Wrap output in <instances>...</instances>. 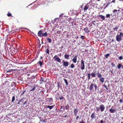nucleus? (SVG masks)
<instances>
[{
    "mask_svg": "<svg viewBox=\"0 0 123 123\" xmlns=\"http://www.w3.org/2000/svg\"><path fill=\"white\" fill-rule=\"evenodd\" d=\"M15 97L14 96H13L12 98V102H13L15 100Z\"/></svg>",
    "mask_w": 123,
    "mask_h": 123,
    "instance_id": "cd10ccee",
    "label": "nucleus"
},
{
    "mask_svg": "<svg viewBox=\"0 0 123 123\" xmlns=\"http://www.w3.org/2000/svg\"><path fill=\"white\" fill-rule=\"evenodd\" d=\"M94 87L95 88V90H97V86L96 85H94Z\"/></svg>",
    "mask_w": 123,
    "mask_h": 123,
    "instance_id": "c9c22d12",
    "label": "nucleus"
},
{
    "mask_svg": "<svg viewBox=\"0 0 123 123\" xmlns=\"http://www.w3.org/2000/svg\"><path fill=\"white\" fill-rule=\"evenodd\" d=\"M26 123L25 122H24L23 123Z\"/></svg>",
    "mask_w": 123,
    "mask_h": 123,
    "instance_id": "338daca9",
    "label": "nucleus"
},
{
    "mask_svg": "<svg viewBox=\"0 0 123 123\" xmlns=\"http://www.w3.org/2000/svg\"><path fill=\"white\" fill-rule=\"evenodd\" d=\"M110 55V54H106L105 55V57L106 58H107Z\"/></svg>",
    "mask_w": 123,
    "mask_h": 123,
    "instance_id": "7c9ffc66",
    "label": "nucleus"
},
{
    "mask_svg": "<svg viewBox=\"0 0 123 123\" xmlns=\"http://www.w3.org/2000/svg\"><path fill=\"white\" fill-rule=\"evenodd\" d=\"M122 69H123V65H122Z\"/></svg>",
    "mask_w": 123,
    "mask_h": 123,
    "instance_id": "e2e57ef3",
    "label": "nucleus"
},
{
    "mask_svg": "<svg viewBox=\"0 0 123 123\" xmlns=\"http://www.w3.org/2000/svg\"><path fill=\"white\" fill-rule=\"evenodd\" d=\"M46 38L49 43H51L52 40L51 39L48 38Z\"/></svg>",
    "mask_w": 123,
    "mask_h": 123,
    "instance_id": "6ab92c4d",
    "label": "nucleus"
},
{
    "mask_svg": "<svg viewBox=\"0 0 123 123\" xmlns=\"http://www.w3.org/2000/svg\"><path fill=\"white\" fill-rule=\"evenodd\" d=\"M118 57L119 60H122L123 59V58L122 56H120L119 57L118 56Z\"/></svg>",
    "mask_w": 123,
    "mask_h": 123,
    "instance_id": "a878e982",
    "label": "nucleus"
},
{
    "mask_svg": "<svg viewBox=\"0 0 123 123\" xmlns=\"http://www.w3.org/2000/svg\"><path fill=\"white\" fill-rule=\"evenodd\" d=\"M81 69L83 70L85 69V65L84 62L83 60L81 61Z\"/></svg>",
    "mask_w": 123,
    "mask_h": 123,
    "instance_id": "20e7f679",
    "label": "nucleus"
},
{
    "mask_svg": "<svg viewBox=\"0 0 123 123\" xmlns=\"http://www.w3.org/2000/svg\"><path fill=\"white\" fill-rule=\"evenodd\" d=\"M98 17L102 19V20H104L105 19V17L104 16L102 15H99L98 16Z\"/></svg>",
    "mask_w": 123,
    "mask_h": 123,
    "instance_id": "9b49d317",
    "label": "nucleus"
},
{
    "mask_svg": "<svg viewBox=\"0 0 123 123\" xmlns=\"http://www.w3.org/2000/svg\"><path fill=\"white\" fill-rule=\"evenodd\" d=\"M20 101H19V102L18 103V104H19V103H20Z\"/></svg>",
    "mask_w": 123,
    "mask_h": 123,
    "instance_id": "0e129e2a",
    "label": "nucleus"
},
{
    "mask_svg": "<svg viewBox=\"0 0 123 123\" xmlns=\"http://www.w3.org/2000/svg\"><path fill=\"white\" fill-rule=\"evenodd\" d=\"M38 36L40 37L47 36V33H43L41 31H39L38 32Z\"/></svg>",
    "mask_w": 123,
    "mask_h": 123,
    "instance_id": "f03ea898",
    "label": "nucleus"
},
{
    "mask_svg": "<svg viewBox=\"0 0 123 123\" xmlns=\"http://www.w3.org/2000/svg\"><path fill=\"white\" fill-rule=\"evenodd\" d=\"M120 103H122L123 102V100L122 99H120Z\"/></svg>",
    "mask_w": 123,
    "mask_h": 123,
    "instance_id": "de8ad7c7",
    "label": "nucleus"
},
{
    "mask_svg": "<svg viewBox=\"0 0 123 123\" xmlns=\"http://www.w3.org/2000/svg\"><path fill=\"white\" fill-rule=\"evenodd\" d=\"M95 115V112H93L91 116V117L92 119H94L96 118V117Z\"/></svg>",
    "mask_w": 123,
    "mask_h": 123,
    "instance_id": "6e6552de",
    "label": "nucleus"
},
{
    "mask_svg": "<svg viewBox=\"0 0 123 123\" xmlns=\"http://www.w3.org/2000/svg\"><path fill=\"white\" fill-rule=\"evenodd\" d=\"M60 111H62V110H61Z\"/></svg>",
    "mask_w": 123,
    "mask_h": 123,
    "instance_id": "774afa93",
    "label": "nucleus"
},
{
    "mask_svg": "<svg viewBox=\"0 0 123 123\" xmlns=\"http://www.w3.org/2000/svg\"><path fill=\"white\" fill-rule=\"evenodd\" d=\"M117 10L115 9L113 11V12L114 13H115L116 12H117Z\"/></svg>",
    "mask_w": 123,
    "mask_h": 123,
    "instance_id": "4c0bfd02",
    "label": "nucleus"
},
{
    "mask_svg": "<svg viewBox=\"0 0 123 123\" xmlns=\"http://www.w3.org/2000/svg\"><path fill=\"white\" fill-rule=\"evenodd\" d=\"M99 108L101 111H103L105 109V107L103 105H100L99 107Z\"/></svg>",
    "mask_w": 123,
    "mask_h": 123,
    "instance_id": "423d86ee",
    "label": "nucleus"
},
{
    "mask_svg": "<svg viewBox=\"0 0 123 123\" xmlns=\"http://www.w3.org/2000/svg\"><path fill=\"white\" fill-rule=\"evenodd\" d=\"M43 122H46V121H44V120H43Z\"/></svg>",
    "mask_w": 123,
    "mask_h": 123,
    "instance_id": "bf43d9fd",
    "label": "nucleus"
},
{
    "mask_svg": "<svg viewBox=\"0 0 123 123\" xmlns=\"http://www.w3.org/2000/svg\"><path fill=\"white\" fill-rule=\"evenodd\" d=\"M41 80L42 81H43V80H44V78H42V77H41Z\"/></svg>",
    "mask_w": 123,
    "mask_h": 123,
    "instance_id": "a18cd8bd",
    "label": "nucleus"
},
{
    "mask_svg": "<svg viewBox=\"0 0 123 123\" xmlns=\"http://www.w3.org/2000/svg\"><path fill=\"white\" fill-rule=\"evenodd\" d=\"M91 74L90 73H88L87 74V76L88 77V79L89 80H90L91 79L90 77Z\"/></svg>",
    "mask_w": 123,
    "mask_h": 123,
    "instance_id": "aec40b11",
    "label": "nucleus"
},
{
    "mask_svg": "<svg viewBox=\"0 0 123 123\" xmlns=\"http://www.w3.org/2000/svg\"><path fill=\"white\" fill-rule=\"evenodd\" d=\"M115 2V0H113L111 2V3H114Z\"/></svg>",
    "mask_w": 123,
    "mask_h": 123,
    "instance_id": "c03bdc74",
    "label": "nucleus"
},
{
    "mask_svg": "<svg viewBox=\"0 0 123 123\" xmlns=\"http://www.w3.org/2000/svg\"><path fill=\"white\" fill-rule=\"evenodd\" d=\"M7 15L8 16H11V14L10 13H8L7 14Z\"/></svg>",
    "mask_w": 123,
    "mask_h": 123,
    "instance_id": "37998d69",
    "label": "nucleus"
},
{
    "mask_svg": "<svg viewBox=\"0 0 123 123\" xmlns=\"http://www.w3.org/2000/svg\"><path fill=\"white\" fill-rule=\"evenodd\" d=\"M96 71H95L94 73H91V75L93 77H95L96 76Z\"/></svg>",
    "mask_w": 123,
    "mask_h": 123,
    "instance_id": "a211bd4d",
    "label": "nucleus"
},
{
    "mask_svg": "<svg viewBox=\"0 0 123 123\" xmlns=\"http://www.w3.org/2000/svg\"><path fill=\"white\" fill-rule=\"evenodd\" d=\"M104 121L103 120H101L100 121V123H104Z\"/></svg>",
    "mask_w": 123,
    "mask_h": 123,
    "instance_id": "8fccbe9b",
    "label": "nucleus"
},
{
    "mask_svg": "<svg viewBox=\"0 0 123 123\" xmlns=\"http://www.w3.org/2000/svg\"><path fill=\"white\" fill-rule=\"evenodd\" d=\"M77 113H74V115L76 116L77 115Z\"/></svg>",
    "mask_w": 123,
    "mask_h": 123,
    "instance_id": "5fc2aeb1",
    "label": "nucleus"
},
{
    "mask_svg": "<svg viewBox=\"0 0 123 123\" xmlns=\"http://www.w3.org/2000/svg\"><path fill=\"white\" fill-rule=\"evenodd\" d=\"M70 67L71 68H74L75 66L72 63L71 64Z\"/></svg>",
    "mask_w": 123,
    "mask_h": 123,
    "instance_id": "393cba45",
    "label": "nucleus"
},
{
    "mask_svg": "<svg viewBox=\"0 0 123 123\" xmlns=\"http://www.w3.org/2000/svg\"><path fill=\"white\" fill-rule=\"evenodd\" d=\"M62 106H61V109L62 108Z\"/></svg>",
    "mask_w": 123,
    "mask_h": 123,
    "instance_id": "69168bd1",
    "label": "nucleus"
},
{
    "mask_svg": "<svg viewBox=\"0 0 123 123\" xmlns=\"http://www.w3.org/2000/svg\"><path fill=\"white\" fill-rule=\"evenodd\" d=\"M79 123H86L84 121L82 120Z\"/></svg>",
    "mask_w": 123,
    "mask_h": 123,
    "instance_id": "ea45409f",
    "label": "nucleus"
},
{
    "mask_svg": "<svg viewBox=\"0 0 123 123\" xmlns=\"http://www.w3.org/2000/svg\"><path fill=\"white\" fill-rule=\"evenodd\" d=\"M103 86L105 88H106V89L107 90H108V88L107 87V86L105 84H104L103 85Z\"/></svg>",
    "mask_w": 123,
    "mask_h": 123,
    "instance_id": "72a5a7b5",
    "label": "nucleus"
},
{
    "mask_svg": "<svg viewBox=\"0 0 123 123\" xmlns=\"http://www.w3.org/2000/svg\"><path fill=\"white\" fill-rule=\"evenodd\" d=\"M94 85L92 83L91 84L90 86V90H92L93 89V86H94Z\"/></svg>",
    "mask_w": 123,
    "mask_h": 123,
    "instance_id": "dca6fc26",
    "label": "nucleus"
},
{
    "mask_svg": "<svg viewBox=\"0 0 123 123\" xmlns=\"http://www.w3.org/2000/svg\"><path fill=\"white\" fill-rule=\"evenodd\" d=\"M27 103V102L26 101L25 102V103L24 104H26Z\"/></svg>",
    "mask_w": 123,
    "mask_h": 123,
    "instance_id": "603ef678",
    "label": "nucleus"
},
{
    "mask_svg": "<svg viewBox=\"0 0 123 123\" xmlns=\"http://www.w3.org/2000/svg\"><path fill=\"white\" fill-rule=\"evenodd\" d=\"M53 59H54L55 61H56L60 63L61 62V59L57 55H55L53 57Z\"/></svg>",
    "mask_w": 123,
    "mask_h": 123,
    "instance_id": "7ed1b4c3",
    "label": "nucleus"
},
{
    "mask_svg": "<svg viewBox=\"0 0 123 123\" xmlns=\"http://www.w3.org/2000/svg\"><path fill=\"white\" fill-rule=\"evenodd\" d=\"M49 50L48 49H46V52L48 54H49Z\"/></svg>",
    "mask_w": 123,
    "mask_h": 123,
    "instance_id": "f704fd0d",
    "label": "nucleus"
},
{
    "mask_svg": "<svg viewBox=\"0 0 123 123\" xmlns=\"http://www.w3.org/2000/svg\"><path fill=\"white\" fill-rule=\"evenodd\" d=\"M102 76L101 75V74H100L98 76V78H99V79L102 78Z\"/></svg>",
    "mask_w": 123,
    "mask_h": 123,
    "instance_id": "c756f323",
    "label": "nucleus"
},
{
    "mask_svg": "<svg viewBox=\"0 0 123 123\" xmlns=\"http://www.w3.org/2000/svg\"><path fill=\"white\" fill-rule=\"evenodd\" d=\"M36 86H37L36 85H35L33 86H31V89L30 91V92L31 91H33L35 89Z\"/></svg>",
    "mask_w": 123,
    "mask_h": 123,
    "instance_id": "9d476101",
    "label": "nucleus"
},
{
    "mask_svg": "<svg viewBox=\"0 0 123 123\" xmlns=\"http://www.w3.org/2000/svg\"><path fill=\"white\" fill-rule=\"evenodd\" d=\"M80 38L82 39V40H83L84 39V38L83 37V36H81L80 37Z\"/></svg>",
    "mask_w": 123,
    "mask_h": 123,
    "instance_id": "a19ab883",
    "label": "nucleus"
},
{
    "mask_svg": "<svg viewBox=\"0 0 123 123\" xmlns=\"http://www.w3.org/2000/svg\"><path fill=\"white\" fill-rule=\"evenodd\" d=\"M23 98L22 99H21L19 101L20 102H21V101H22L23 100Z\"/></svg>",
    "mask_w": 123,
    "mask_h": 123,
    "instance_id": "864d4df0",
    "label": "nucleus"
},
{
    "mask_svg": "<svg viewBox=\"0 0 123 123\" xmlns=\"http://www.w3.org/2000/svg\"><path fill=\"white\" fill-rule=\"evenodd\" d=\"M59 98L60 100L64 98L62 96H61L60 97H59Z\"/></svg>",
    "mask_w": 123,
    "mask_h": 123,
    "instance_id": "79ce46f5",
    "label": "nucleus"
},
{
    "mask_svg": "<svg viewBox=\"0 0 123 123\" xmlns=\"http://www.w3.org/2000/svg\"><path fill=\"white\" fill-rule=\"evenodd\" d=\"M123 39V33L120 32L119 34H117L116 36V40L118 42L121 41Z\"/></svg>",
    "mask_w": 123,
    "mask_h": 123,
    "instance_id": "f257e3e1",
    "label": "nucleus"
},
{
    "mask_svg": "<svg viewBox=\"0 0 123 123\" xmlns=\"http://www.w3.org/2000/svg\"><path fill=\"white\" fill-rule=\"evenodd\" d=\"M69 105H67V106L65 107V108L67 110H68L69 109Z\"/></svg>",
    "mask_w": 123,
    "mask_h": 123,
    "instance_id": "473e14b6",
    "label": "nucleus"
},
{
    "mask_svg": "<svg viewBox=\"0 0 123 123\" xmlns=\"http://www.w3.org/2000/svg\"><path fill=\"white\" fill-rule=\"evenodd\" d=\"M40 58L41 59H42L43 58V57H42V56H41L40 57Z\"/></svg>",
    "mask_w": 123,
    "mask_h": 123,
    "instance_id": "052dcab7",
    "label": "nucleus"
},
{
    "mask_svg": "<svg viewBox=\"0 0 123 123\" xmlns=\"http://www.w3.org/2000/svg\"><path fill=\"white\" fill-rule=\"evenodd\" d=\"M38 63L39 64L40 66L41 67L42 65V62L41 61H39Z\"/></svg>",
    "mask_w": 123,
    "mask_h": 123,
    "instance_id": "c85d7f7f",
    "label": "nucleus"
},
{
    "mask_svg": "<svg viewBox=\"0 0 123 123\" xmlns=\"http://www.w3.org/2000/svg\"><path fill=\"white\" fill-rule=\"evenodd\" d=\"M15 69H8L7 71L6 70V72L8 73L7 74H11V72H12L13 71H15Z\"/></svg>",
    "mask_w": 123,
    "mask_h": 123,
    "instance_id": "0eeeda50",
    "label": "nucleus"
},
{
    "mask_svg": "<svg viewBox=\"0 0 123 123\" xmlns=\"http://www.w3.org/2000/svg\"><path fill=\"white\" fill-rule=\"evenodd\" d=\"M12 83H13V84L14 85H15V82H13Z\"/></svg>",
    "mask_w": 123,
    "mask_h": 123,
    "instance_id": "4d7b16f0",
    "label": "nucleus"
},
{
    "mask_svg": "<svg viewBox=\"0 0 123 123\" xmlns=\"http://www.w3.org/2000/svg\"><path fill=\"white\" fill-rule=\"evenodd\" d=\"M79 116H77L76 117V119H78L79 118Z\"/></svg>",
    "mask_w": 123,
    "mask_h": 123,
    "instance_id": "3c124183",
    "label": "nucleus"
},
{
    "mask_svg": "<svg viewBox=\"0 0 123 123\" xmlns=\"http://www.w3.org/2000/svg\"><path fill=\"white\" fill-rule=\"evenodd\" d=\"M96 111L97 112H98V111H99V110L100 109V108H99V107H96Z\"/></svg>",
    "mask_w": 123,
    "mask_h": 123,
    "instance_id": "2f4dec72",
    "label": "nucleus"
},
{
    "mask_svg": "<svg viewBox=\"0 0 123 123\" xmlns=\"http://www.w3.org/2000/svg\"><path fill=\"white\" fill-rule=\"evenodd\" d=\"M59 32H60V31H57V33H59Z\"/></svg>",
    "mask_w": 123,
    "mask_h": 123,
    "instance_id": "680f3d73",
    "label": "nucleus"
},
{
    "mask_svg": "<svg viewBox=\"0 0 123 123\" xmlns=\"http://www.w3.org/2000/svg\"><path fill=\"white\" fill-rule=\"evenodd\" d=\"M64 80L65 81L66 86H68V83L67 81L65 79H64Z\"/></svg>",
    "mask_w": 123,
    "mask_h": 123,
    "instance_id": "412c9836",
    "label": "nucleus"
},
{
    "mask_svg": "<svg viewBox=\"0 0 123 123\" xmlns=\"http://www.w3.org/2000/svg\"><path fill=\"white\" fill-rule=\"evenodd\" d=\"M77 60V56H75L74 58L72 59V60L73 62L74 63H76V62Z\"/></svg>",
    "mask_w": 123,
    "mask_h": 123,
    "instance_id": "1a4fd4ad",
    "label": "nucleus"
},
{
    "mask_svg": "<svg viewBox=\"0 0 123 123\" xmlns=\"http://www.w3.org/2000/svg\"><path fill=\"white\" fill-rule=\"evenodd\" d=\"M88 7L86 5L84 7V10H87L88 8Z\"/></svg>",
    "mask_w": 123,
    "mask_h": 123,
    "instance_id": "bb28decb",
    "label": "nucleus"
},
{
    "mask_svg": "<svg viewBox=\"0 0 123 123\" xmlns=\"http://www.w3.org/2000/svg\"><path fill=\"white\" fill-rule=\"evenodd\" d=\"M54 105H53V106H49V105H48L46 107L47 108H49L50 110L53 107H54Z\"/></svg>",
    "mask_w": 123,
    "mask_h": 123,
    "instance_id": "ddd939ff",
    "label": "nucleus"
},
{
    "mask_svg": "<svg viewBox=\"0 0 123 123\" xmlns=\"http://www.w3.org/2000/svg\"><path fill=\"white\" fill-rule=\"evenodd\" d=\"M84 30L86 33L88 32H89V30H88V28L87 27L85 28L84 29Z\"/></svg>",
    "mask_w": 123,
    "mask_h": 123,
    "instance_id": "4468645a",
    "label": "nucleus"
},
{
    "mask_svg": "<svg viewBox=\"0 0 123 123\" xmlns=\"http://www.w3.org/2000/svg\"><path fill=\"white\" fill-rule=\"evenodd\" d=\"M116 110L115 109H111L110 110V112L112 113H114L115 112V111H116Z\"/></svg>",
    "mask_w": 123,
    "mask_h": 123,
    "instance_id": "f8f14e48",
    "label": "nucleus"
},
{
    "mask_svg": "<svg viewBox=\"0 0 123 123\" xmlns=\"http://www.w3.org/2000/svg\"><path fill=\"white\" fill-rule=\"evenodd\" d=\"M111 65L113 67H115V64H114L113 63H111Z\"/></svg>",
    "mask_w": 123,
    "mask_h": 123,
    "instance_id": "58836bf2",
    "label": "nucleus"
},
{
    "mask_svg": "<svg viewBox=\"0 0 123 123\" xmlns=\"http://www.w3.org/2000/svg\"><path fill=\"white\" fill-rule=\"evenodd\" d=\"M104 78L103 77H102L99 79V80H100V81L102 83H103L104 82Z\"/></svg>",
    "mask_w": 123,
    "mask_h": 123,
    "instance_id": "2eb2a0df",
    "label": "nucleus"
},
{
    "mask_svg": "<svg viewBox=\"0 0 123 123\" xmlns=\"http://www.w3.org/2000/svg\"><path fill=\"white\" fill-rule=\"evenodd\" d=\"M62 63H63V66L64 67H67L69 64V63L67 61H65L63 60L62 61Z\"/></svg>",
    "mask_w": 123,
    "mask_h": 123,
    "instance_id": "39448f33",
    "label": "nucleus"
},
{
    "mask_svg": "<svg viewBox=\"0 0 123 123\" xmlns=\"http://www.w3.org/2000/svg\"><path fill=\"white\" fill-rule=\"evenodd\" d=\"M78 112V109H74V113H77Z\"/></svg>",
    "mask_w": 123,
    "mask_h": 123,
    "instance_id": "5701e85b",
    "label": "nucleus"
},
{
    "mask_svg": "<svg viewBox=\"0 0 123 123\" xmlns=\"http://www.w3.org/2000/svg\"><path fill=\"white\" fill-rule=\"evenodd\" d=\"M122 65L121 64H119L117 66V68L118 69H120V68L122 67Z\"/></svg>",
    "mask_w": 123,
    "mask_h": 123,
    "instance_id": "4be33fe9",
    "label": "nucleus"
},
{
    "mask_svg": "<svg viewBox=\"0 0 123 123\" xmlns=\"http://www.w3.org/2000/svg\"><path fill=\"white\" fill-rule=\"evenodd\" d=\"M110 16V15L109 14H107L106 15V17L107 18H108Z\"/></svg>",
    "mask_w": 123,
    "mask_h": 123,
    "instance_id": "e433bc0d",
    "label": "nucleus"
},
{
    "mask_svg": "<svg viewBox=\"0 0 123 123\" xmlns=\"http://www.w3.org/2000/svg\"><path fill=\"white\" fill-rule=\"evenodd\" d=\"M62 14H61L60 15V17H61L62 15Z\"/></svg>",
    "mask_w": 123,
    "mask_h": 123,
    "instance_id": "6e6d98bb",
    "label": "nucleus"
},
{
    "mask_svg": "<svg viewBox=\"0 0 123 123\" xmlns=\"http://www.w3.org/2000/svg\"><path fill=\"white\" fill-rule=\"evenodd\" d=\"M118 27H116L115 28H113V29L114 31H117V29H118Z\"/></svg>",
    "mask_w": 123,
    "mask_h": 123,
    "instance_id": "b1692460",
    "label": "nucleus"
},
{
    "mask_svg": "<svg viewBox=\"0 0 123 123\" xmlns=\"http://www.w3.org/2000/svg\"><path fill=\"white\" fill-rule=\"evenodd\" d=\"M69 57V55L68 54H65L64 56V58L65 59H68Z\"/></svg>",
    "mask_w": 123,
    "mask_h": 123,
    "instance_id": "f3484780",
    "label": "nucleus"
},
{
    "mask_svg": "<svg viewBox=\"0 0 123 123\" xmlns=\"http://www.w3.org/2000/svg\"><path fill=\"white\" fill-rule=\"evenodd\" d=\"M110 72L112 73H113V72L111 71H110Z\"/></svg>",
    "mask_w": 123,
    "mask_h": 123,
    "instance_id": "13d9d810",
    "label": "nucleus"
},
{
    "mask_svg": "<svg viewBox=\"0 0 123 123\" xmlns=\"http://www.w3.org/2000/svg\"><path fill=\"white\" fill-rule=\"evenodd\" d=\"M99 72L98 71V72L97 73H96V75L98 76L99 74H100V73H99Z\"/></svg>",
    "mask_w": 123,
    "mask_h": 123,
    "instance_id": "49530a36",
    "label": "nucleus"
},
{
    "mask_svg": "<svg viewBox=\"0 0 123 123\" xmlns=\"http://www.w3.org/2000/svg\"><path fill=\"white\" fill-rule=\"evenodd\" d=\"M25 92V91H24L23 92L21 93V94L22 95Z\"/></svg>",
    "mask_w": 123,
    "mask_h": 123,
    "instance_id": "09e8293b",
    "label": "nucleus"
}]
</instances>
